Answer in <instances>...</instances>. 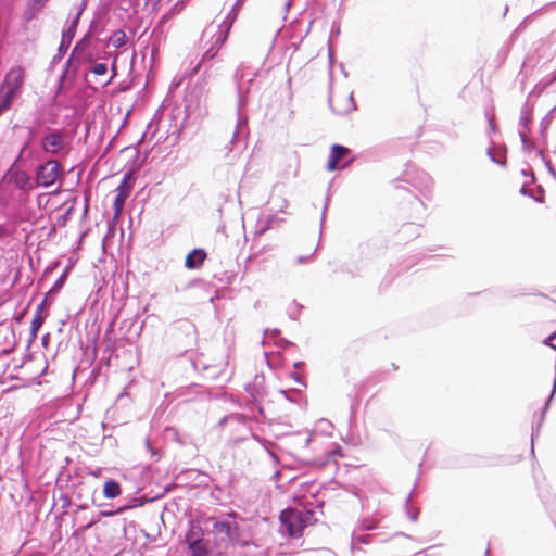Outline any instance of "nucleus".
Segmentation results:
<instances>
[{
  "label": "nucleus",
  "mask_w": 556,
  "mask_h": 556,
  "mask_svg": "<svg viewBox=\"0 0 556 556\" xmlns=\"http://www.w3.org/2000/svg\"><path fill=\"white\" fill-rule=\"evenodd\" d=\"M281 530L292 538L303 534L305 528L304 515L296 509H286L280 514Z\"/></svg>",
  "instance_id": "1"
},
{
  "label": "nucleus",
  "mask_w": 556,
  "mask_h": 556,
  "mask_svg": "<svg viewBox=\"0 0 556 556\" xmlns=\"http://www.w3.org/2000/svg\"><path fill=\"white\" fill-rule=\"evenodd\" d=\"M60 177L61 165L58 161L51 160L39 166L36 175V181L38 186L48 188L56 182Z\"/></svg>",
  "instance_id": "2"
},
{
  "label": "nucleus",
  "mask_w": 556,
  "mask_h": 556,
  "mask_svg": "<svg viewBox=\"0 0 556 556\" xmlns=\"http://www.w3.org/2000/svg\"><path fill=\"white\" fill-rule=\"evenodd\" d=\"M131 179H132L131 173L125 174L122 182L119 184V186L115 190L116 197H115L114 202H113V207H114L115 216H118L122 213V211L124 208L125 201L127 200V198L131 193V190H132V187H134L132 182H131Z\"/></svg>",
  "instance_id": "3"
},
{
  "label": "nucleus",
  "mask_w": 556,
  "mask_h": 556,
  "mask_svg": "<svg viewBox=\"0 0 556 556\" xmlns=\"http://www.w3.org/2000/svg\"><path fill=\"white\" fill-rule=\"evenodd\" d=\"M25 80V72L23 67L16 66L11 68L2 83V87L13 91L14 93L18 94L23 88Z\"/></svg>",
  "instance_id": "4"
},
{
  "label": "nucleus",
  "mask_w": 556,
  "mask_h": 556,
  "mask_svg": "<svg viewBox=\"0 0 556 556\" xmlns=\"http://www.w3.org/2000/svg\"><path fill=\"white\" fill-rule=\"evenodd\" d=\"M65 147V139L61 131L52 130L50 134L45 136L41 140V148L43 151L56 154L62 151Z\"/></svg>",
  "instance_id": "5"
},
{
  "label": "nucleus",
  "mask_w": 556,
  "mask_h": 556,
  "mask_svg": "<svg viewBox=\"0 0 556 556\" xmlns=\"http://www.w3.org/2000/svg\"><path fill=\"white\" fill-rule=\"evenodd\" d=\"M213 530L216 533L223 534L222 541H225V539H226L232 545L240 544L238 523H235V522L231 523L228 521H218V522L214 523Z\"/></svg>",
  "instance_id": "6"
},
{
  "label": "nucleus",
  "mask_w": 556,
  "mask_h": 556,
  "mask_svg": "<svg viewBox=\"0 0 556 556\" xmlns=\"http://www.w3.org/2000/svg\"><path fill=\"white\" fill-rule=\"evenodd\" d=\"M348 154H350V149L340 144H333L330 150L326 168L329 172L338 169L340 161H342Z\"/></svg>",
  "instance_id": "7"
},
{
  "label": "nucleus",
  "mask_w": 556,
  "mask_h": 556,
  "mask_svg": "<svg viewBox=\"0 0 556 556\" xmlns=\"http://www.w3.org/2000/svg\"><path fill=\"white\" fill-rule=\"evenodd\" d=\"M206 257H207V254L203 249H194L190 253L187 254L186 260H185V266L188 269L200 268L203 265Z\"/></svg>",
  "instance_id": "8"
},
{
  "label": "nucleus",
  "mask_w": 556,
  "mask_h": 556,
  "mask_svg": "<svg viewBox=\"0 0 556 556\" xmlns=\"http://www.w3.org/2000/svg\"><path fill=\"white\" fill-rule=\"evenodd\" d=\"M204 538V530L203 528L198 523H190V527L188 531L185 534V542L188 544L197 543V542H203Z\"/></svg>",
  "instance_id": "9"
},
{
  "label": "nucleus",
  "mask_w": 556,
  "mask_h": 556,
  "mask_svg": "<svg viewBox=\"0 0 556 556\" xmlns=\"http://www.w3.org/2000/svg\"><path fill=\"white\" fill-rule=\"evenodd\" d=\"M16 93H14L13 91L4 88V87H0V115L7 111L8 109L11 108L14 99L16 98Z\"/></svg>",
  "instance_id": "10"
},
{
  "label": "nucleus",
  "mask_w": 556,
  "mask_h": 556,
  "mask_svg": "<svg viewBox=\"0 0 556 556\" xmlns=\"http://www.w3.org/2000/svg\"><path fill=\"white\" fill-rule=\"evenodd\" d=\"M122 493L121 485L114 480H108L103 485V495L106 498H115Z\"/></svg>",
  "instance_id": "11"
},
{
  "label": "nucleus",
  "mask_w": 556,
  "mask_h": 556,
  "mask_svg": "<svg viewBox=\"0 0 556 556\" xmlns=\"http://www.w3.org/2000/svg\"><path fill=\"white\" fill-rule=\"evenodd\" d=\"M399 235L404 242H407L418 236V228L414 224H405L399 230Z\"/></svg>",
  "instance_id": "12"
},
{
  "label": "nucleus",
  "mask_w": 556,
  "mask_h": 556,
  "mask_svg": "<svg viewBox=\"0 0 556 556\" xmlns=\"http://www.w3.org/2000/svg\"><path fill=\"white\" fill-rule=\"evenodd\" d=\"M229 29H230V26H228L226 34L219 35V37L216 39V41H215V46H217L216 49H214V47H213V48L208 49L206 52H204V54L202 55L201 62H204L206 60H212L217 54L218 49L222 47V45L225 42V40L227 38V34H228Z\"/></svg>",
  "instance_id": "13"
},
{
  "label": "nucleus",
  "mask_w": 556,
  "mask_h": 556,
  "mask_svg": "<svg viewBox=\"0 0 556 556\" xmlns=\"http://www.w3.org/2000/svg\"><path fill=\"white\" fill-rule=\"evenodd\" d=\"M48 0H29L26 15L28 20L36 17L37 13L46 5Z\"/></svg>",
  "instance_id": "14"
},
{
  "label": "nucleus",
  "mask_w": 556,
  "mask_h": 556,
  "mask_svg": "<svg viewBox=\"0 0 556 556\" xmlns=\"http://www.w3.org/2000/svg\"><path fill=\"white\" fill-rule=\"evenodd\" d=\"M188 548L190 551L191 556H207L208 555L207 544L204 541L188 544Z\"/></svg>",
  "instance_id": "15"
},
{
  "label": "nucleus",
  "mask_w": 556,
  "mask_h": 556,
  "mask_svg": "<svg viewBox=\"0 0 556 556\" xmlns=\"http://www.w3.org/2000/svg\"><path fill=\"white\" fill-rule=\"evenodd\" d=\"M127 42V35L123 30L114 31L110 37V43L115 48H121Z\"/></svg>",
  "instance_id": "16"
},
{
  "label": "nucleus",
  "mask_w": 556,
  "mask_h": 556,
  "mask_svg": "<svg viewBox=\"0 0 556 556\" xmlns=\"http://www.w3.org/2000/svg\"><path fill=\"white\" fill-rule=\"evenodd\" d=\"M45 320H46V316H39V315L34 314V317L30 323V330H29V334H30L31 339L37 338L38 331L41 328V326L43 325Z\"/></svg>",
  "instance_id": "17"
},
{
  "label": "nucleus",
  "mask_w": 556,
  "mask_h": 556,
  "mask_svg": "<svg viewBox=\"0 0 556 556\" xmlns=\"http://www.w3.org/2000/svg\"><path fill=\"white\" fill-rule=\"evenodd\" d=\"M15 185L20 189L30 188V177L26 173H20L15 176Z\"/></svg>",
  "instance_id": "18"
},
{
  "label": "nucleus",
  "mask_w": 556,
  "mask_h": 556,
  "mask_svg": "<svg viewBox=\"0 0 556 556\" xmlns=\"http://www.w3.org/2000/svg\"><path fill=\"white\" fill-rule=\"evenodd\" d=\"M91 72L94 74V75H98V76H102L104 75L106 72H108V67H106V64L104 63H97Z\"/></svg>",
  "instance_id": "19"
},
{
  "label": "nucleus",
  "mask_w": 556,
  "mask_h": 556,
  "mask_svg": "<svg viewBox=\"0 0 556 556\" xmlns=\"http://www.w3.org/2000/svg\"><path fill=\"white\" fill-rule=\"evenodd\" d=\"M47 299L42 300L36 307L35 315L46 316L47 317Z\"/></svg>",
  "instance_id": "20"
},
{
  "label": "nucleus",
  "mask_w": 556,
  "mask_h": 556,
  "mask_svg": "<svg viewBox=\"0 0 556 556\" xmlns=\"http://www.w3.org/2000/svg\"><path fill=\"white\" fill-rule=\"evenodd\" d=\"M8 230L4 226L0 225V238L7 237Z\"/></svg>",
  "instance_id": "21"
},
{
  "label": "nucleus",
  "mask_w": 556,
  "mask_h": 556,
  "mask_svg": "<svg viewBox=\"0 0 556 556\" xmlns=\"http://www.w3.org/2000/svg\"><path fill=\"white\" fill-rule=\"evenodd\" d=\"M555 81H556V70H555V73H554V75H553V77L551 79V83H555Z\"/></svg>",
  "instance_id": "22"
},
{
  "label": "nucleus",
  "mask_w": 556,
  "mask_h": 556,
  "mask_svg": "<svg viewBox=\"0 0 556 556\" xmlns=\"http://www.w3.org/2000/svg\"><path fill=\"white\" fill-rule=\"evenodd\" d=\"M200 65H201V63H199V64L197 65V67L194 68V72H198V71H199Z\"/></svg>",
  "instance_id": "23"
},
{
  "label": "nucleus",
  "mask_w": 556,
  "mask_h": 556,
  "mask_svg": "<svg viewBox=\"0 0 556 556\" xmlns=\"http://www.w3.org/2000/svg\"><path fill=\"white\" fill-rule=\"evenodd\" d=\"M556 337V332L549 337V339H554Z\"/></svg>",
  "instance_id": "24"
}]
</instances>
